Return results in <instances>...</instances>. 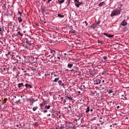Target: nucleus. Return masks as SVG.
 <instances>
[{"label":"nucleus","mask_w":129,"mask_h":129,"mask_svg":"<svg viewBox=\"0 0 129 129\" xmlns=\"http://www.w3.org/2000/svg\"><path fill=\"white\" fill-rule=\"evenodd\" d=\"M121 11H122V9H121V8L118 7L115 10H113L110 15V17H115V16H118L119 15H120V13H121Z\"/></svg>","instance_id":"nucleus-1"},{"label":"nucleus","mask_w":129,"mask_h":129,"mask_svg":"<svg viewBox=\"0 0 129 129\" xmlns=\"http://www.w3.org/2000/svg\"><path fill=\"white\" fill-rule=\"evenodd\" d=\"M102 35H104V36H106V37H107L108 38H113L114 37V35L113 34H109L107 33H102Z\"/></svg>","instance_id":"nucleus-2"},{"label":"nucleus","mask_w":129,"mask_h":129,"mask_svg":"<svg viewBox=\"0 0 129 129\" xmlns=\"http://www.w3.org/2000/svg\"><path fill=\"white\" fill-rule=\"evenodd\" d=\"M18 86L20 89H24V87H25V85H24L23 83H18Z\"/></svg>","instance_id":"nucleus-3"},{"label":"nucleus","mask_w":129,"mask_h":129,"mask_svg":"<svg viewBox=\"0 0 129 129\" xmlns=\"http://www.w3.org/2000/svg\"><path fill=\"white\" fill-rule=\"evenodd\" d=\"M56 129H65V125L63 124H60V125H58Z\"/></svg>","instance_id":"nucleus-4"},{"label":"nucleus","mask_w":129,"mask_h":129,"mask_svg":"<svg viewBox=\"0 0 129 129\" xmlns=\"http://www.w3.org/2000/svg\"><path fill=\"white\" fill-rule=\"evenodd\" d=\"M75 5L77 8H79L80 6L82 5V3L78 1V2H75Z\"/></svg>","instance_id":"nucleus-5"},{"label":"nucleus","mask_w":129,"mask_h":129,"mask_svg":"<svg viewBox=\"0 0 129 129\" xmlns=\"http://www.w3.org/2000/svg\"><path fill=\"white\" fill-rule=\"evenodd\" d=\"M101 80H100L99 79H96L95 80H94V83L95 84L98 85L100 84Z\"/></svg>","instance_id":"nucleus-6"},{"label":"nucleus","mask_w":129,"mask_h":129,"mask_svg":"<svg viewBox=\"0 0 129 129\" xmlns=\"http://www.w3.org/2000/svg\"><path fill=\"white\" fill-rule=\"evenodd\" d=\"M121 26H126L127 25V22H126V20H124L121 23Z\"/></svg>","instance_id":"nucleus-7"},{"label":"nucleus","mask_w":129,"mask_h":129,"mask_svg":"<svg viewBox=\"0 0 129 129\" xmlns=\"http://www.w3.org/2000/svg\"><path fill=\"white\" fill-rule=\"evenodd\" d=\"M25 87H26V88H33V86H32V85H30L29 84H26L25 85Z\"/></svg>","instance_id":"nucleus-8"},{"label":"nucleus","mask_w":129,"mask_h":129,"mask_svg":"<svg viewBox=\"0 0 129 129\" xmlns=\"http://www.w3.org/2000/svg\"><path fill=\"white\" fill-rule=\"evenodd\" d=\"M56 59H57V61H60V60L62 59V56L61 55H59L58 56H55L54 60H56Z\"/></svg>","instance_id":"nucleus-9"},{"label":"nucleus","mask_w":129,"mask_h":129,"mask_svg":"<svg viewBox=\"0 0 129 129\" xmlns=\"http://www.w3.org/2000/svg\"><path fill=\"white\" fill-rule=\"evenodd\" d=\"M3 72H4V73H8V68L7 67H4L2 69Z\"/></svg>","instance_id":"nucleus-10"},{"label":"nucleus","mask_w":129,"mask_h":129,"mask_svg":"<svg viewBox=\"0 0 129 129\" xmlns=\"http://www.w3.org/2000/svg\"><path fill=\"white\" fill-rule=\"evenodd\" d=\"M51 54H52L53 56H55V54H56V51L53 49H50Z\"/></svg>","instance_id":"nucleus-11"},{"label":"nucleus","mask_w":129,"mask_h":129,"mask_svg":"<svg viewBox=\"0 0 129 129\" xmlns=\"http://www.w3.org/2000/svg\"><path fill=\"white\" fill-rule=\"evenodd\" d=\"M99 7H102V6H105V2H101L100 4L98 5Z\"/></svg>","instance_id":"nucleus-12"},{"label":"nucleus","mask_w":129,"mask_h":129,"mask_svg":"<svg viewBox=\"0 0 129 129\" xmlns=\"http://www.w3.org/2000/svg\"><path fill=\"white\" fill-rule=\"evenodd\" d=\"M5 31V28H4V26L1 27L0 26V32L1 34L3 33V32Z\"/></svg>","instance_id":"nucleus-13"},{"label":"nucleus","mask_w":129,"mask_h":129,"mask_svg":"<svg viewBox=\"0 0 129 129\" xmlns=\"http://www.w3.org/2000/svg\"><path fill=\"white\" fill-rule=\"evenodd\" d=\"M66 99H69V100H73V98L72 97H68V96H66L65 97Z\"/></svg>","instance_id":"nucleus-14"},{"label":"nucleus","mask_w":129,"mask_h":129,"mask_svg":"<svg viewBox=\"0 0 129 129\" xmlns=\"http://www.w3.org/2000/svg\"><path fill=\"white\" fill-rule=\"evenodd\" d=\"M65 2V0H58L57 1V3L59 4V5H61V4H63Z\"/></svg>","instance_id":"nucleus-15"},{"label":"nucleus","mask_w":129,"mask_h":129,"mask_svg":"<svg viewBox=\"0 0 129 129\" xmlns=\"http://www.w3.org/2000/svg\"><path fill=\"white\" fill-rule=\"evenodd\" d=\"M18 20L19 23H22V22H23V19H22V17H21V16L18 17Z\"/></svg>","instance_id":"nucleus-16"},{"label":"nucleus","mask_w":129,"mask_h":129,"mask_svg":"<svg viewBox=\"0 0 129 129\" xmlns=\"http://www.w3.org/2000/svg\"><path fill=\"white\" fill-rule=\"evenodd\" d=\"M73 67V63H69L68 64V68H72Z\"/></svg>","instance_id":"nucleus-17"},{"label":"nucleus","mask_w":129,"mask_h":129,"mask_svg":"<svg viewBox=\"0 0 129 129\" xmlns=\"http://www.w3.org/2000/svg\"><path fill=\"white\" fill-rule=\"evenodd\" d=\"M89 111H90V107L88 106L86 112V113H88Z\"/></svg>","instance_id":"nucleus-18"},{"label":"nucleus","mask_w":129,"mask_h":129,"mask_svg":"<svg viewBox=\"0 0 129 129\" xmlns=\"http://www.w3.org/2000/svg\"><path fill=\"white\" fill-rule=\"evenodd\" d=\"M57 16L58 17V18H64V15H61L60 14H58L57 15Z\"/></svg>","instance_id":"nucleus-19"},{"label":"nucleus","mask_w":129,"mask_h":129,"mask_svg":"<svg viewBox=\"0 0 129 129\" xmlns=\"http://www.w3.org/2000/svg\"><path fill=\"white\" fill-rule=\"evenodd\" d=\"M25 42H26V43L28 44V45H30V41H29L28 40V39H27V38H26V39H25Z\"/></svg>","instance_id":"nucleus-20"},{"label":"nucleus","mask_w":129,"mask_h":129,"mask_svg":"<svg viewBox=\"0 0 129 129\" xmlns=\"http://www.w3.org/2000/svg\"><path fill=\"white\" fill-rule=\"evenodd\" d=\"M32 109L33 111H36L38 109V106L34 107Z\"/></svg>","instance_id":"nucleus-21"},{"label":"nucleus","mask_w":129,"mask_h":129,"mask_svg":"<svg viewBox=\"0 0 129 129\" xmlns=\"http://www.w3.org/2000/svg\"><path fill=\"white\" fill-rule=\"evenodd\" d=\"M59 78L58 77V78H55L54 80H53V82H57V81H58V80H59Z\"/></svg>","instance_id":"nucleus-22"},{"label":"nucleus","mask_w":129,"mask_h":129,"mask_svg":"<svg viewBox=\"0 0 129 129\" xmlns=\"http://www.w3.org/2000/svg\"><path fill=\"white\" fill-rule=\"evenodd\" d=\"M108 93L109 94H110V93H112V89H109L108 90Z\"/></svg>","instance_id":"nucleus-23"},{"label":"nucleus","mask_w":129,"mask_h":129,"mask_svg":"<svg viewBox=\"0 0 129 129\" xmlns=\"http://www.w3.org/2000/svg\"><path fill=\"white\" fill-rule=\"evenodd\" d=\"M20 101H21V100H20V99H18V100H15V103L18 104L19 102H20Z\"/></svg>","instance_id":"nucleus-24"},{"label":"nucleus","mask_w":129,"mask_h":129,"mask_svg":"<svg viewBox=\"0 0 129 129\" xmlns=\"http://www.w3.org/2000/svg\"><path fill=\"white\" fill-rule=\"evenodd\" d=\"M44 105H45V103H42L40 104V107H43L44 106Z\"/></svg>","instance_id":"nucleus-25"},{"label":"nucleus","mask_w":129,"mask_h":129,"mask_svg":"<svg viewBox=\"0 0 129 129\" xmlns=\"http://www.w3.org/2000/svg\"><path fill=\"white\" fill-rule=\"evenodd\" d=\"M45 108H46V109H50V105H46L45 106Z\"/></svg>","instance_id":"nucleus-26"},{"label":"nucleus","mask_w":129,"mask_h":129,"mask_svg":"<svg viewBox=\"0 0 129 129\" xmlns=\"http://www.w3.org/2000/svg\"><path fill=\"white\" fill-rule=\"evenodd\" d=\"M18 35H19V36H21V37H23V34L20 32H18Z\"/></svg>","instance_id":"nucleus-27"},{"label":"nucleus","mask_w":129,"mask_h":129,"mask_svg":"<svg viewBox=\"0 0 129 129\" xmlns=\"http://www.w3.org/2000/svg\"><path fill=\"white\" fill-rule=\"evenodd\" d=\"M85 24L86 25V27H87V26H88V23H87V21H85L84 22H83V24Z\"/></svg>","instance_id":"nucleus-28"},{"label":"nucleus","mask_w":129,"mask_h":129,"mask_svg":"<svg viewBox=\"0 0 129 129\" xmlns=\"http://www.w3.org/2000/svg\"><path fill=\"white\" fill-rule=\"evenodd\" d=\"M67 4H68V6H69V4H70V0H68L67 1Z\"/></svg>","instance_id":"nucleus-29"},{"label":"nucleus","mask_w":129,"mask_h":129,"mask_svg":"<svg viewBox=\"0 0 129 129\" xmlns=\"http://www.w3.org/2000/svg\"><path fill=\"white\" fill-rule=\"evenodd\" d=\"M115 125H116V123H114V124L111 125L110 126H111H111H113V127H114V126H115Z\"/></svg>","instance_id":"nucleus-30"},{"label":"nucleus","mask_w":129,"mask_h":129,"mask_svg":"<svg viewBox=\"0 0 129 129\" xmlns=\"http://www.w3.org/2000/svg\"><path fill=\"white\" fill-rule=\"evenodd\" d=\"M71 33H72V34H75L76 33V31L75 30H73L71 31Z\"/></svg>","instance_id":"nucleus-31"},{"label":"nucleus","mask_w":129,"mask_h":129,"mask_svg":"<svg viewBox=\"0 0 129 129\" xmlns=\"http://www.w3.org/2000/svg\"><path fill=\"white\" fill-rule=\"evenodd\" d=\"M103 58L104 60H106L107 59V57L106 56H103Z\"/></svg>","instance_id":"nucleus-32"},{"label":"nucleus","mask_w":129,"mask_h":129,"mask_svg":"<svg viewBox=\"0 0 129 129\" xmlns=\"http://www.w3.org/2000/svg\"><path fill=\"white\" fill-rule=\"evenodd\" d=\"M58 84H61V83H62V81H61V80H59V81H58Z\"/></svg>","instance_id":"nucleus-33"},{"label":"nucleus","mask_w":129,"mask_h":129,"mask_svg":"<svg viewBox=\"0 0 129 129\" xmlns=\"http://www.w3.org/2000/svg\"><path fill=\"white\" fill-rule=\"evenodd\" d=\"M98 44H100V43H101V44H102V41L98 40Z\"/></svg>","instance_id":"nucleus-34"},{"label":"nucleus","mask_w":129,"mask_h":129,"mask_svg":"<svg viewBox=\"0 0 129 129\" xmlns=\"http://www.w3.org/2000/svg\"><path fill=\"white\" fill-rule=\"evenodd\" d=\"M99 24H100V20H99V21H98V22L96 23V25H99Z\"/></svg>","instance_id":"nucleus-35"},{"label":"nucleus","mask_w":129,"mask_h":129,"mask_svg":"<svg viewBox=\"0 0 129 129\" xmlns=\"http://www.w3.org/2000/svg\"><path fill=\"white\" fill-rule=\"evenodd\" d=\"M18 14H19L20 17H22V13L20 12V11H18Z\"/></svg>","instance_id":"nucleus-36"},{"label":"nucleus","mask_w":129,"mask_h":129,"mask_svg":"<svg viewBox=\"0 0 129 129\" xmlns=\"http://www.w3.org/2000/svg\"><path fill=\"white\" fill-rule=\"evenodd\" d=\"M40 110H41V111L43 112V110H44V108H43L41 107V108H40Z\"/></svg>","instance_id":"nucleus-37"},{"label":"nucleus","mask_w":129,"mask_h":129,"mask_svg":"<svg viewBox=\"0 0 129 129\" xmlns=\"http://www.w3.org/2000/svg\"><path fill=\"white\" fill-rule=\"evenodd\" d=\"M43 112H44V113H46V112H48V110H44L43 111Z\"/></svg>","instance_id":"nucleus-38"},{"label":"nucleus","mask_w":129,"mask_h":129,"mask_svg":"<svg viewBox=\"0 0 129 129\" xmlns=\"http://www.w3.org/2000/svg\"><path fill=\"white\" fill-rule=\"evenodd\" d=\"M102 74H106V72L105 71H103V73H102Z\"/></svg>","instance_id":"nucleus-39"},{"label":"nucleus","mask_w":129,"mask_h":129,"mask_svg":"<svg viewBox=\"0 0 129 129\" xmlns=\"http://www.w3.org/2000/svg\"><path fill=\"white\" fill-rule=\"evenodd\" d=\"M10 53H11L10 52H8L7 53V54H6V56H9V55H10Z\"/></svg>","instance_id":"nucleus-40"},{"label":"nucleus","mask_w":129,"mask_h":129,"mask_svg":"<svg viewBox=\"0 0 129 129\" xmlns=\"http://www.w3.org/2000/svg\"><path fill=\"white\" fill-rule=\"evenodd\" d=\"M66 98H65L64 100H63V103H66Z\"/></svg>","instance_id":"nucleus-41"},{"label":"nucleus","mask_w":129,"mask_h":129,"mask_svg":"<svg viewBox=\"0 0 129 129\" xmlns=\"http://www.w3.org/2000/svg\"><path fill=\"white\" fill-rule=\"evenodd\" d=\"M6 6H7V4H3V7L6 8Z\"/></svg>","instance_id":"nucleus-42"},{"label":"nucleus","mask_w":129,"mask_h":129,"mask_svg":"<svg viewBox=\"0 0 129 129\" xmlns=\"http://www.w3.org/2000/svg\"><path fill=\"white\" fill-rule=\"evenodd\" d=\"M75 3H78V0H74Z\"/></svg>","instance_id":"nucleus-43"},{"label":"nucleus","mask_w":129,"mask_h":129,"mask_svg":"<svg viewBox=\"0 0 129 129\" xmlns=\"http://www.w3.org/2000/svg\"><path fill=\"white\" fill-rule=\"evenodd\" d=\"M120 108V107L119 106H117V109H119Z\"/></svg>","instance_id":"nucleus-44"},{"label":"nucleus","mask_w":129,"mask_h":129,"mask_svg":"<svg viewBox=\"0 0 129 129\" xmlns=\"http://www.w3.org/2000/svg\"><path fill=\"white\" fill-rule=\"evenodd\" d=\"M31 102H32V103H34V102H35V101L32 99V100L31 101Z\"/></svg>","instance_id":"nucleus-45"},{"label":"nucleus","mask_w":129,"mask_h":129,"mask_svg":"<svg viewBox=\"0 0 129 129\" xmlns=\"http://www.w3.org/2000/svg\"><path fill=\"white\" fill-rule=\"evenodd\" d=\"M57 61H58V59H57V58H56V59H54V62H57Z\"/></svg>","instance_id":"nucleus-46"},{"label":"nucleus","mask_w":129,"mask_h":129,"mask_svg":"<svg viewBox=\"0 0 129 129\" xmlns=\"http://www.w3.org/2000/svg\"><path fill=\"white\" fill-rule=\"evenodd\" d=\"M50 2H52V0H48V1H47V3H50Z\"/></svg>","instance_id":"nucleus-47"},{"label":"nucleus","mask_w":129,"mask_h":129,"mask_svg":"<svg viewBox=\"0 0 129 129\" xmlns=\"http://www.w3.org/2000/svg\"><path fill=\"white\" fill-rule=\"evenodd\" d=\"M47 116H51V114H47Z\"/></svg>","instance_id":"nucleus-48"},{"label":"nucleus","mask_w":129,"mask_h":129,"mask_svg":"<svg viewBox=\"0 0 129 129\" xmlns=\"http://www.w3.org/2000/svg\"><path fill=\"white\" fill-rule=\"evenodd\" d=\"M54 55H52L51 56L50 59H52V58H53V57H54Z\"/></svg>","instance_id":"nucleus-49"},{"label":"nucleus","mask_w":129,"mask_h":129,"mask_svg":"<svg viewBox=\"0 0 129 129\" xmlns=\"http://www.w3.org/2000/svg\"><path fill=\"white\" fill-rule=\"evenodd\" d=\"M90 110L91 112H92V111H93V109H92Z\"/></svg>","instance_id":"nucleus-50"},{"label":"nucleus","mask_w":129,"mask_h":129,"mask_svg":"<svg viewBox=\"0 0 129 129\" xmlns=\"http://www.w3.org/2000/svg\"><path fill=\"white\" fill-rule=\"evenodd\" d=\"M64 56H67V53H64Z\"/></svg>","instance_id":"nucleus-51"},{"label":"nucleus","mask_w":129,"mask_h":129,"mask_svg":"<svg viewBox=\"0 0 129 129\" xmlns=\"http://www.w3.org/2000/svg\"><path fill=\"white\" fill-rule=\"evenodd\" d=\"M70 71H71V72H72V71H74V70H70Z\"/></svg>","instance_id":"nucleus-52"},{"label":"nucleus","mask_w":129,"mask_h":129,"mask_svg":"<svg viewBox=\"0 0 129 129\" xmlns=\"http://www.w3.org/2000/svg\"><path fill=\"white\" fill-rule=\"evenodd\" d=\"M115 95V93H113V96H114Z\"/></svg>","instance_id":"nucleus-53"},{"label":"nucleus","mask_w":129,"mask_h":129,"mask_svg":"<svg viewBox=\"0 0 129 129\" xmlns=\"http://www.w3.org/2000/svg\"><path fill=\"white\" fill-rule=\"evenodd\" d=\"M102 82H103V83H104V82H105L104 80H103V81H102Z\"/></svg>","instance_id":"nucleus-54"},{"label":"nucleus","mask_w":129,"mask_h":129,"mask_svg":"<svg viewBox=\"0 0 129 129\" xmlns=\"http://www.w3.org/2000/svg\"><path fill=\"white\" fill-rule=\"evenodd\" d=\"M14 97H15V98H17V96H14Z\"/></svg>","instance_id":"nucleus-55"},{"label":"nucleus","mask_w":129,"mask_h":129,"mask_svg":"<svg viewBox=\"0 0 129 129\" xmlns=\"http://www.w3.org/2000/svg\"><path fill=\"white\" fill-rule=\"evenodd\" d=\"M100 119H102V117H100Z\"/></svg>","instance_id":"nucleus-56"},{"label":"nucleus","mask_w":129,"mask_h":129,"mask_svg":"<svg viewBox=\"0 0 129 129\" xmlns=\"http://www.w3.org/2000/svg\"><path fill=\"white\" fill-rule=\"evenodd\" d=\"M56 76H57L56 75H54L55 77H56Z\"/></svg>","instance_id":"nucleus-57"},{"label":"nucleus","mask_w":129,"mask_h":129,"mask_svg":"<svg viewBox=\"0 0 129 129\" xmlns=\"http://www.w3.org/2000/svg\"><path fill=\"white\" fill-rule=\"evenodd\" d=\"M33 103L32 102H31V105H33Z\"/></svg>","instance_id":"nucleus-58"},{"label":"nucleus","mask_w":129,"mask_h":129,"mask_svg":"<svg viewBox=\"0 0 129 129\" xmlns=\"http://www.w3.org/2000/svg\"><path fill=\"white\" fill-rule=\"evenodd\" d=\"M17 127H19V125H17Z\"/></svg>","instance_id":"nucleus-59"},{"label":"nucleus","mask_w":129,"mask_h":129,"mask_svg":"<svg viewBox=\"0 0 129 129\" xmlns=\"http://www.w3.org/2000/svg\"><path fill=\"white\" fill-rule=\"evenodd\" d=\"M102 89H104V87H102Z\"/></svg>","instance_id":"nucleus-60"},{"label":"nucleus","mask_w":129,"mask_h":129,"mask_svg":"<svg viewBox=\"0 0 129 129\" xmlns=\"http://www.w3.org/2000/svg\"><path fill=\"white\" fill-rule=\"evenodd\" d=\"M46 1H47V0H43V2H46Z\"/></svg>","instance_id":"nucleus-61"},{"label":"nucleus","mask_w":129,"mask_h":129,"mask_svg":"<svg viewBox=\"0 0 129 129\" xmlns=\"http://www.w3.org/2000/svg\"><path fill=\"white\" fill-rule=\"evenodd\" d=\"M61 85H64V84H62Z\"/></svg>","instance_id":"nucleus-62"},{"label":"nucleus","mask_w":129,"mask_h":129,"mask_svg":"<svg viewBox=\"0 0 129 129\" xmlns=\"http://www.w3.org/2000/svg\"><path fill=\"white\" fill-rule=\"evenodd\" d=\"M79 93H80V91L78 92Z\"/></svg>","instance_id":"nucleus-63"},{"label":"nucleus","mask_w":129,"mask_h":129,"mask_svg":"<svg viewBox=\"0 0 129 129\" xmlns=\"http://www.w3.org/2000/svg\"><path fill=\"white\" fill-rule=\"evenodd\" d=\"M44 24L46 23V22H44Z\"/></svg>","instance_id":"nucleus-64"}]
</instances>
